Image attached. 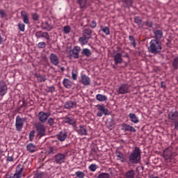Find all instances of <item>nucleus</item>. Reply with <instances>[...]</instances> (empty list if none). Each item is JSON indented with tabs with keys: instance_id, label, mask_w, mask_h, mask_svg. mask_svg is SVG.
Segmentation results:
<instances>
[{
	"instance_id": "obj_1",
	"label": "nucleus",
	"mask_w": 178,
	"mask_h": 178,
	"mask_svg": "<svg viewBox=\"0 0 178 178\" xmlns=\"http://www.w3.org/2000/svg\"><path fill=\"white\" fill-rule=\"evenodd\" d=\"M148 51L150 54L158 55L162 52V42L161 40L152 39L149 42Z\"/></svg>"
},
{
	"instance_id": "obj_2",
	"label": "nucleus",
	"mask_w": 178,
	"mask_h": 178,
	"mask_svg": "<svg viewBox=\"0 0 178 178\" xmlns=\"http://www.w3.org/2000/svg\"><path fill=\"white\" fill-rule=\"evenodd\" d=\"M130 163L137 164L141 161V149L135 147L132 152L129 156Z\"/></svg>"
},
{
	"instance_id": "obj_3",
	"label": "nucleus",
	"mask_w": 178,
	"mask_h": 178,
	"mask_svg": "<svg viewBox=\"0 0 178 178\" xmlns=\"http://www.w3.org/2000/svg\"><path fill=\"white\" fill-rule=\"evenodd\" d=\"M36 133L38 134V137L41 138V137H44L47 134V129L45 128V125L43 124L38 122L35 124Z\"/></svg>"
},
{
	"instance_id": "obj_4",
	"label": "nucleus",
	"mask_w": 178,
	"mask_h": 178,
	"mask_svg": "<svg viewBox=\"0 0 178 178\" xmlns=\"http://www.w3.org/2000/svg\"><path fill=\"white\" fill-rule=\"evenodd\" d=\"M97 109L99 111L97 113V118H102L103 115H105L106 116H109V115H111V111L105 108V106L104 105H97Z\"/></svg>"
},
{
	"instance_id": "obj_5",
	"label": "nucleus",
	"mask_w": 178,
	"mask_h": 178,
	"mask_svg": "<svg viewBox=\"0 0 178 178\" xmlns=\"http://www.w3.org/2000/svg\"><path fill=\"white\" fill-rule=\"evenodd\" d=\"M35 37L37 38V40H40V38H44V40H47V44H49V40H51L49 33H48V32H44L42 31H36L35 33Z\"/></svg>"
},
{
	"instance_id": "obj_6",
	"label": "nucleus",
	"mask_w": 178,
	"mask_h": 178,
	"mask_svg": "<svg viewBox=\"0 0 178 178\" xmlns=\"http://www.w3.org/2000/svg\"><path fill=\"white\" fill-rule=\"evenodd\" d=\"M129 88L130 86H129V84H121L119 86L117 92L121 95L129 94V92H130Z\"/></svg>"
},
{
	"instance_id": "obj_7",
	"label": "nucleus",
	"mask_w": 178,
	"mask_h": 178,
	"mask_svg": "<svg viewBox=\"0 0 178 178\" xmlns=\"http://www.w3.org/2000/svg\"><path fill=\"white\" fill-rule=\"evenodd\" d=\"M66 159V154L58 153L54 156V161L56 163H58V165H62L65 162V160Z\"/></svg>"
},
{
	"instance_id": "obj_8",
	"label": "nucleus",
	"mask_w": 178,
	"mask_h": 178,
	"mask_svg": "<svg viewBox=\"0 0 178 178\" xmlns=\"http://www.w3.org/2000/svg\"><path fill=\"white\" fill-rule=\"evenodd\" d=\"M23 118L20 115H17L15 118V129L17 131H22L23 129Z\"/></svg>"
},
{
	"instance_id": "obj_9",
	"label": "nucleus",
	"mask_w": 178,
	"mask_h": 178,
	"mask_svg": "<svg viewBox=\"0 0 178 178\" xmlns=\"http://www.w3.org/2000/svg\"><path fill=\"white\" fill-rule=\"evenodd\" d=\"M41 26L44 30H47V31H51L54 29L52 21L50 19H46L44 22L42 23Z\"/></svg>"
},
{
	"instance_id": "obj_10",
	"label": "nucleus",
	"mask_w": 178,
	"mask_h": 178,
	"mask_svg": "<svg viewBox=\"0 0 178 178\" xmlns=\"http://www.w3.org/2000/svg\"><path fill=\"white\" fill-rule=\"evenodd\" d=\"M75 131L79 136H87V126L80 125L79 127L75 126Z\"/></svg>"
},
{
	"instance_id": "obj_11",
	"label": "nucleus",
	"mask_w": 178,
	"mask_h": 178,
	"mask_svg": "<svg viewBox=\"0 0 178 178\" xmlns=\"http://www.w3.org/2000/svg\"><path fill=\"white\" fill-rule=\"evenodd\" d=\"M8 92V86H6V83L5 81H0V96L3 97Z\"/></svg>"
},
{
	"instance_id": "obj_12",
	"label": "nucleus",
	"mask_w": 178,
	"mask_h": 178,
	"mask_svg": "<svg viewBox=\"0 0 178 178\" xmlns=\"http://www.w3.org/2000/svg\"><path fill=\"white\" fill-rule=\"evenodd\" d=\"M153 34L154 35V38L153 40L161 41V40H162V37H163V31L162 29H154Z\"/></svg>"
},
{
	"instance_id": "obj_13",
	"label": "nucleus",
	"mask_w": 178,
	"mask_h": 178,
	"mask_svg": "<svg viewBox=\"0 0 178 178\" xmlns=\"http://www.w3.org/2000/svg\"><path fill=\"white\" fill-rule=\"evenodd\" d=\"M121 129L123 130V131H131L132 133H136V131H137V129H135L133 126L126 123L122 124Z\"/></svg>"
},
{
	"instance_id": "obj_14",
	"label": "nucleus",
	"mask_w": 178,
	"mask_h": 178,
	"mask_svg": "<svg viewBox=\"0 0 178 178\" xmlns=\"http://www.w3.org/2000/svg\"><path fill=\"white\" fill-rule=\"evenodd\" d=\"M50 62L51 64H53L54 66H58L59 65V57L58 55L51 53L49 56Z\"/></svg>"
},
{
	"instance_id": "obj_15",
	"label": "nucleus",
	"mask_w": 178,
	"mask_h": 178,
	"mask_svg": "<svg viewBox=\"0 0 178 178\" xmlns=\"http://www.w3.org/2000/svg\"><path fill=\"white\" fill-rule=\"evenodd\" d=\"M172 147H168L164 149L163 156L165 161L172 159Z\"/></svg>"
},
{
	"instance_id": "obj_16",
	"label": "nucleus",
	"mask_w": 178,
	"mask_h": 178,
	"mask_svg": "<svg viewBox=\"0 0 178 178\" xmlns=\"http://www.w3.org/2000/svg\"><path fill=\"white\" fill-rule=\"evenodd\" d=\"M82 35L91 40V38H92V30L89 28L83 29L82 31Z\"/></svg>"
},
{
	"instance_id": "obj_17",
	"label": "nucleus",
	"mask_w": 178,
	"mask_h": 178,
	"mask_svg": "<svg viewBox=\"0 0 178 178\" xmlns=\"http://www.w3.org/2000/svg\"><path fill=\"white\" fill-rule=\"evenodd\" d=\"M122 53H116L115 55L113 56L115 65H120L123 63V58L122 57Z\"/></svg>"
},
{
	"instance_id": "obj_18",
	"label": "nucleus",
	"mask_w": 178,
	"mask_h": 178,
	"mask_svg": "<svg viewBox=\"0 0 178 178\" xmlns=\"http://www.w3.org/2000/svg\"><path fill=\"white\" fill-rule=\"evenodd\" d=\"M22 165H18L16 168L15 173L12 178H22V174L23 173V168H20Z\"/></svg>"
},
{
	"instance_id": "obj_19",
	"label": "nucleus",
	"mask_w": 178,
	"mask_h": 178,
	"mask_svg": "<svg viewBox=\"0 0 178 178\" xmlns=\"http://www.w3.org/2000/svg\"><path fill=\"white\" fill-rule=\"evenodd\" d=\"M76 106L77 102H76V101L70 100L65 102L64 107L65 109H73L74 108H76Z\"/></svg>"
},
{
	"instance_id": "obj_20",
	"label": "nucleus",
	"mask_w": 178,
	"mask_h": 178,
	"mask_svg": "<svg viewBox=\"0 0 178 178\" xmlns=\"http://www.w3.org/2000/svg\"><path fill=\"white\" fill-rule=\"evenodd\" d=\"M81 83H82L83 86H90V84L91 83V79L87 75L82 74Z\"/></svg>"
},
{
	"instance_id": "obj_21",
	"label": "nucleus",
	"mask_w": 178,
	"mask_h": 178,
	"mask_svg": "<svg viewBox=\"0 0 178 178\" xmlns=\"http://www.w3.org/2000/svg\"><path fill=\"white\" fill-rule=\"evenodd\" d=\"M38 118L40 123H45L48 120V115L45 112L40 111L38 114Z\"/></svg>"
},
{
	"instance_id": "obj_22",
	"label": "nucleus",
	"mask_w": 178,
	"mask_h": 178,
	"mask_svg": "<svg viewBox=\"0 0 178 178\" xmlns=\"http://www.w3.org/2000/svg\"><path fill=\"white\" fill-rule=\"evenodd\" d=\"M80 47L76 46L72 50V54L71 56L72 58H74V59H79V52H80Z\"/></svg>"
},
{
	"instance_id": "obj_23",
	"label": "nucleus",
	"mask_w": 178,
	"mask_h": 178,
	"mask_svg": "<svg viewBox=\"0 0 178 178\" xmlns=\"http://www.w3.org/2000/svg\"><path fill=\"white\" fill-rule=\"evenodd\" d=\"M57 138L58 141H65L66 138H67V133L65 131H60L59 134H57Z\"/></svg>"
},
{
	"instance_id": "obj_24",
	"label": "nucleus",
	"mask_w": 178,
	"mask_h": 178,
	"mask_svg": "<svg viewBox=\"0 0 178 178\" xmlns=\"http://www.w3.org/2000/svg\"><path fill=\"white\" fill-rule=\"evenodd\" d=\"M129 118L131 122H132V123H134L135 124H137V123H138V122H140V120L138 119L137 115L136 114H134V113H129Z\"/></svg>"
},
{
	"instance_id": "obj_25",
	"label": "nucleus",
	"mask_w": 178,
	"mask_h": 178,
	"mask_svg": "<svg viewBox=\"0 0 178 178\" xmlns=\"http://www.w3.org/2000/svg\"><path fill=\"white\" fill-rule=\"evenodd\" d=\"M134 23H136V24H137L138 26V29H143L144 27L143 19L140 17H134Z\"/></svg>"
},
{
	"instance_id": "obj_26",
	"label": "nucleus",
	"mask_w": 178,
	"mask_h": 178,
	"mask_svg": "<svg viewBox=\"0 0 178 178\" xmlns=\"http://www.w3.org/2000/svg\"><path fill=\"white\" fill-rule=\"evenodd\" d=\"M64 122L65 123H67V124H70L71 126H74V127H76V120L73 118H69V117H65L64 118Z\"/></svg>"
},
{
	"instance_id": "obj_27",
	"label": "nucleus",
	"mask_w": 178,
	"mask_h": 178,
	"mask_svg": "<svg viewBox=\"0 0 178 178\" xmlns=\"http://www.w3.org/2000/svg\"><path fill=\"white\" fill-rule=\"evenodd\" d=\"M34 76L36 77L38 83H45L47 81V76H45V75H41L36 73Z\"/></svg>"
},
{
	"instance_id": "obj_28",
	"label": "nucleus",
	"mask_w": 178,
	"mask_h": 178,
	"mask_svg": "<svg viewBox=\"0 0 178 178\" xmlns=\"http://www.w3.org/2000/svg\"><path fill=\"white\" fill-rule=\"evenodd\" d=\"M76 3L79 5L80 9H84L88 4V0H77Z\"/></svg>"
},
{
	"instance_id": "obj_29",
	"label": "nucleus",
	"mask_w": 178,
	"mask_h": 178,
	"mask_svg": "<svg viewBox=\"0 0 178 178\" xmlns=\"http://www.w3.org/2000/svg\"><path fill=\"white\" fill-rule=\"evenodd\" d=\"M88 41H90V39L83 35L79 38V42H80L82 47L84 45H87V44H88Z\"/></svg>"
},
{
	"instance_id": "obj_30",
	"label": "nucleus",
	"mask_w": 178,
	"mask_h": 178,
	"mask_svg": "<svg viewBox=\"0 0 178 178\" xmlns=\"http://www.w3.org/2000/svg\"><path fill=\"white\" fill-rule=\"evenodd\" d=\"M21 16L23 19L24 23H25V24H29V17L27 16V13H26V11H22Z\"/></svg>"
},
{
	"instance_id": "obj_31",
	"label": "nucleus",
	"mask_w": 178,
	"mask_h": 178,
	"mask_svg": "<svg viewBox=\"0 0 178 178\" xmlns=\"http://www.w3.org/2000/svg\"><path fill=\"white\" fill-rule=\"evenodd\" d=\"M96 99L99 101V102H104L108 99V97L106 95L98 94L96 95Z\"/></svg>"
},
{
	"instance_id": "obj_32",
	"label": "nucleus",
	"mask_w": 178,
	"mask_h": 178,
	"mask_svg": "<svg viewBox=\"0 0 178 178\" xmlns=\"http://www.w3.org/2000/svg\"><path fill=\"white\" fill-rule=\"evenodd\" d=\"M63 84L65 88H72V81H70L68 79H64Z\"/></svg>"
},
{
	"instance_id": "obj_33",
	"label": "nucleus",
	"mask_w": 178,
	"mask_h": 178,
	"mask_svg": "<svg viewBox=\"0 0 178 178\" xmlns=\"http://www.w3.org/2000/svg\"><path fill=\"white\" fill-rule=\"evenodd\" d=\"M26 149L27 151H29V152H31V153L35 152V145L33 143H29L26 146Z\"/></svg>"
},
{
	"instance_id": "obj_34",
	"label": "nucleus",
	"mask_w": 178,
	"mask_h": 178,
	"mask_svg": "<svg viewBox=\"0 0 178 178\" xmlns=\"http://www.w3.org/2000/svg\"><path fill=\"white\" fill-rule=\"evenodd\" d=\"M58 152V148L56 147H49L47 151L49 155H54Z\"/></svg>"
},
{
	"instance_id": "obj_35",
	"label": "nucleus",
	"mask_w": 178,
	"mask_h": 178,
	"mask_svg": "<svg viewBox=\"0 0 178 178\" xmlns=\"http://www.w3.org/2000/svg\"><path fill=\"white\" fill-rule=\"evenodd\" d=\"M46 92H51V94H54V92H56V88L55 86H47L45 88Z\"/></svg>"
},
{
	"instance_id": "obj_36",
	"label": "nucleus",
	"mask_w": 178,
	"mask_h": 178,
	"mask_svg": "<svg viewBox=\"0 0 178 178\" xmlns=\"http://www.w3.org/2000/svg\"><path fill=\"white\" fill-rule=\"evenodd\" d=\"M129 40L131 42V45H132V47H134V48H136V47L137 45V42H136V38H134V36L129 35Z\"/></svg>"
},
{
	"instance_id": "obj_37",
	"label": "nucleus",
	"mask_w": 178,
	"mask_h": 178,
	"mask_svg": "<svg viewBox=\"0 0 178 178\" xmlns=\"http://www.w3.org/2000/svg\"><path fill=\"white\" fill-rule=\"evenodd\" d=\"M172 65V67H173V69H175V70H178V56L174 58Z\"/></svg>"
},
{
	"instance_id": "obj_38",
	"label": "nucleus",
	"mask_w": 178,
	"mask_h": 178,
	"mask_svg": "<svg viewBox=\"0 0 178 178\" xmlns=\"http://www.w3.org/2000/svg\"><path fill=\"white\" fill-rule=\"evenodd\" d=\"M122 3H124V8H130L133 5V0H122Z\"/></svg>"
},
{
	"instance_id": "obj_39",
	"label": "nucleus",
	"mask_w": 178,
	"mask_h": 178,
	"mask_svg": "<svg viewBox=\"0 0 178 178\" xmlns=\"http://www.w3.org/2000/svg\"><path fill=\"white\" fill-rule=\"evenodd\" d=\"M115 154H116V156L118 159V161H121V162H124V159L123 158V154H122V152H119V151H116L115 152Z\"/></svg>"
},
{
	"instance_id": "obj_40",
	"label": "nucleus",
	"mask_w": 178,
	"mask_h": 178,
	"mask_svg": "<svg viewBox=\"0 0 178 178\" xmlns=\"http://www.w3.org/2000/svg\"><path fill=\"white\" fill-rule=\"evenodd\" d=\"M82 55H85V56H87L88 58L91 56V50L89 49H83L81 52Z\"/></svg>"
},
{
	"instance_id": "obj_41",
	"label": "nucleus",
	"mask_w": 178,
	"mask_h": 178,
	"mask_svg": "<svg viewBox=\"0 0 178 178\" xmlns=\"http://www.w3.org/2000/svg\"><path fill=\"white\" fill-rule=\"evenodd\" d=\"M126 178H134V170H130L125 174Z\"/></svg>"
},
{
	"instance_id": "obj_42",
	"label": "nucleus",
	"mask_w": 178,
	"mask_h": 178,
	"mask_svg": "<svg viewBox=\"0 0 178 178\" xmlns=\"http://www.w3.org/2000/svg\"><path fill=\"white\" fill-rule=\"evenodd\" d=\"M143 26H146V27L152 29V26H154V22L149 19H147V21L143 22Z\"/></svg>"
},
{
	"instance_id": "obj_43",
	"label": "nucleus",
	"mask_w": 178,
	"mask_h": 178,
	"mask_svg": "<svg viewBox=\"0 0 178 178\" xmlns=\"http://www.w3.org/2000/svg\"><path fill=\"white\" fill-rule=\"evenodd\" d=\"M63 31L64 33V34H69V33H70V31H72V28H70V26H65L63 29Z\"/></svg>"
},
{
	"instance_id": "obj_44",
	"label": "nucleus",
	"mask_w": 178,
	"mask_h": 178,
	"mask_svg": "<svg viewBox=\"0 0 178 178\" xmlns=\"http://www.w3.org/2000/svg\"><path fill=\"white\" fill-rule=\"evenodd\" d=\"M106 126L108 129H112L115 126V120L113 119L110 120L107 122Z\"/></svg>"
},
{
	"instance_id": "obj_45",
	"label": "nucleus",
	"mask_w": 178,
	"mask_h": 178,
	"mask_svg": "<svg viewBox=\"0 0 178 178\" xmlns=\"http://www.w3.org/2000/svg\"><path fill=\"white\" fill-rule=\"evenodd\" d=\"M0 17H1V19H6V17H8V14L5 10H0Z\"/></svg>"
},
{
	"instance_id": "obj_46",
	"label": "nucleus",
	"mask_w": 178,
	"mask_h": 178,
	"mask_svg": "<svg viewBox=\"0 0 178 178\" xmlns=\"http://www.w3.org/2000/svg\"><path fill=\"white\" fill-rule=\"evenodd\" d=\"M110 177H111V175H109V174L106 172H102L97 177V178H110Z\"/></svg>"
},
{
	"instance_id": "obj_47",
	"label": "nucleus",
	"mask_w": 178,
	"mask_h": 178,
	"mask_svg": "<svg viewBox=\"0 0 178 178\" xmlns=\"http://www.w3.org/2000/svg\"><path fill=\"white\" fill-rule=\"evenodd\" d=\"M75 175L76 176V177L79 178H84L86 177V174L81 171H77L75 172Z\"/></svg>"
},
{
	"instance_id": "obj_48",
	"label": "nucleus",
	"mask_w": 178,
	"mask_h": 178,
	"mask_svg": "<svg viewBox=\"0 0 178 178\" xmlns=\"http://www.w3.org/2000/svg\"><path fill=\"white\" fill-rule=\"evenodd\" d=\"M77 74H79V72L76 70H72V76L74 80H77Z\"/></svg>"
},
{
	"instance_id": "obj_49",
	"label": "nucleus",
	"mask_w": 178,
	"mask_h": 178,
	"mask_svg": "<svg viewBox=\"0 0 178 178\" xmlns=\"http://www.w3.org/2000/svg\"><path fill=\"white\" fill-rule=\"evenodd\" d=\"M47 47V43L44 42H40L38 44V47L40 49H44Z\"/></svg>"
},
{
	"instance_id": "obj_50",
	"label": "nucleus",
	"mask_w": 178,
	"mask_h": 178,
	"mask_svg": "<svg viewBox=\"0 0 178 178\" xmlns=\"http://www.w3.org/2000/svg\"><path fill=\"white\" fill-rule=\"evenodd\" d=\"M102 31H103L106 35H109V34H111V31L107 26L102 28Z\"/></svg>"
},
{
	"instance_id": "obj_51",
	"label": "nucleus",
	"mask_w": 178,
	"mask_h": 178,
	"mask_svg": "<svg viewBox=\"0 0 178 178\" xmlns=\"http://www.w3.org/2000/svg\"><path fill=\"white\" fill-rule=\"evenodd\" d=\"M97 166L96 164H91L90 166H89V170H90L91 172H95V170H97Z\"/></svg>"
},
{
	"instance_id": "obj_52",
	"label": "nucleus",
	"mask_w": 178,
	"mask_h": 178,
	"mask_svg": "<svg viewBox=\"0 0 178 178\" xmlns=\"http://www.w3.org/2000/svg\"><path fill=\"white\" fill-rule=\"evenodd\" d=\"M32 19L33 20H34V22H38V20L40 19V15L37 13H33L32 15Z\"/></svg>"
},
{
	"instance_id": "obj_53",
	"label": "nucleus",
	"mask_w": 178,
	"mask_h": 178,
	"mask_svg": "<svg viewBox=\"0 0 178 178\" xmlns=\"http://www.w3.org/2000/svg\"><path fill=\"white\" fill-rule=\"evenodd\" d=\"M47 124L49 126H54V124H55V120L52 118H49L47 120Z\"/></svg>"
},
{
	"instance_id": "obj_54",
	"label": "nucleus",
	"mask_w": 178,
	"mask_h": 178,
	"mask_svg": "<svg viewBox=\"0 0 178 178\" xmlns=\"http://www.w3.org/2000/svg\"><path fill=\"white\" fill-rule=\"evenodd\" d=\"M18 27H19V30H20V31L24 32L26 25H24V24H22V23H19Z\"/></svg>"
},
{
	"instance_id": "obj_55",
	"label": "nucleus",
	"mask_w": 178,
	"mask_h": 178,
	"mask_svg": "<svg viewBox=\"0 0 178 178\" xmlns=\"http://www.w3.org/2000/svg\"><path fill=\"white\" fill-rule=\"evenodd\" d=\"M33 178H44V172H37Z\"/></svg>"
},
{
	"instance_id": "obj_56",
	"label": "nucleus",
	"mask_w": 178,
	"mask_h": 178,
	"mask_svg": "<svg viewBox=\"0 0 178 178\" xmlns=\"http://www.w3.org/2000/svg\"><path fill=\"white\" fill-rule=\"evenodd\" d=\"M35 134V131L34 130L31 131L29 134V140L33 141L34 140V136Z\"/></svg>"
},
{
	"instance_id": "obj_57",
	"label": "nucleus",
	"mask_w": 178,
	"mask_h": 178,
	"mask_svg": "<svg viewBox=\"0 0 178 178\" xmlns=\"http://www.w3.org/2000/svg\"><path fill=\"white\" fill-rule=\"evenodd\" d=\"M10 155V152L8 153V155L7 156V161L8 162H13V161H15V159L13 158V154Z\"/></svg>"
},
{
	"instance_id": "obj_58",
	"label": "nucleus",
	"mask_w": 178,
	"mask_h": 178,
	"mask_svg": "<svg viewBox=\"0 0 178 178\" xmlns=\"http://www.w3.org/2000/svg\"><path fill=\"white\" fill-rule=\"evenodd\" d=\"M90 26L91 29H95V27H97V22H95V21H92L90 24Z\"/></svg>"
},
{
	"instance_id": "obj_59",
	"label": "nucleus",
	"mask_w": 178,
	"mask_h": 178,
	"mask_svg": "<svg viewBox=\"0 0 178 178\" xmlns=\"http://www.w3.org/2000/svg\"><path fill=\"white\" fill-rule=\"evenodd\" d=\"M122 54H124L122 56L123 58H127L128 59H130V56H129V53L125 52L124 51H122Z\"/></svg>"
},
{
	"instance_id": "obj_60",
	"label": "nucleus",
	"mask_w": 178,
	"mask_h": 178,
	"mask_svg": "<svg viewBox=\"0 0 178 178\" xmlns=\"http://www.w3.org/2000/svg\"><path fill=\"white\" fill-rule=\"evenodd\" d=\"M161 88H163V90H165V88H166V83H165V81H161Z\"/></svg>"
},
{
	"instance_id": "obj_61",
	"label": "nucleus",
	"mask_w": 178,
	"mask_h": 178,
	"mask_svg": "<svg viewBox=\"0 0 178 178\" xmlns=\"http://www.w3.org/2000/svg\"><path fill=\"white\" fill-rule=\"evenodd\" d=\"M2 156H5V154H3V150L0 147V159H2Z\"/></svg>"
},
{
	"instance_id": "obj_62",
	"label": "nucleus",
	"mask_w": 178,
	"mask_h": 178,
	"mask_svg": "<svg viewBox=\"0 0 178 178\" xmlns=\"http://www.w3.org/2000/svg\"><path fill=\"white\" fill-rule=\"evenodd\" d=\"M167 41H168V42L166 43V45H167L168 47H170V44H171L170 40L169 39H168Z\"/></svg>"
},
{
	"instance_id": "obj_63",
	"label": "nucleus",
	"mask_w": 178,
	"mask_h": 178,
	"mask_svg": "<svg viewBox=\"0 0 178 178\" xmlns=\"http://www.w3.org/2000/svg\"><path fill=\"white\" fill-rule=\"evenodd\" d=\"M3 44V39L2 38V36L0 35V44Z\"/></svg>"
},
{
	"instance_id": "obj_64",
	"label": "nucleus",
	"mask_w": 178,
	"mask_h": 178,
	"mask_svg": "<svg viewBox=\"0 0 178 178\" xmlns=\"http://www.w3.org/2000/svg\"><path fill=\"white\" fill-rule=\"evenodd\" d=\"M122 63H124L125 66H127V64H128L127 62L123 61Z\"/></svg>"
}]
</instances>
